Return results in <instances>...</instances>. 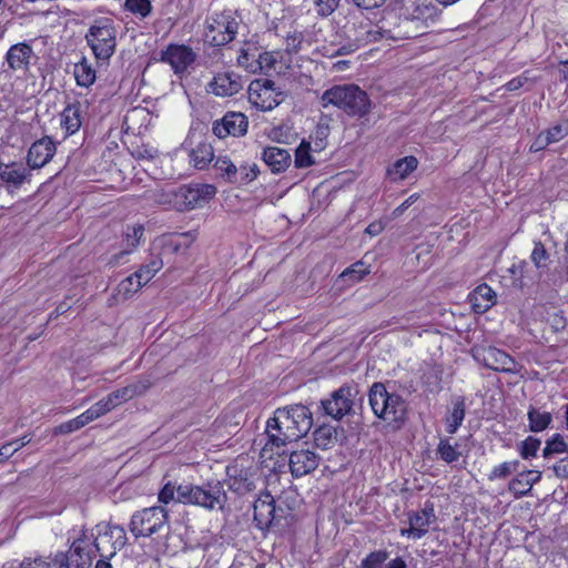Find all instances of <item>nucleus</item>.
<instances>
[{"label":"nucleus","mask_w":568,"mask_h":568,"mask_svg":"<svg viewBox=\"0 0 568 568\" xmlns=\"http://www.w3.org/2000/svg\"><path fill=\"white\" fill-rule=\"evenodd\" d=\"M79 429H81V426L75 417L57 426L53 433L54 435H64L73 433Z\"/></svg>","instance_id":"obj_55"},{"label":"nucleus","mask_w":568,"mask_h":568,"mask_svg":"<svg viewBox=\"0 0 568 568\" xmlns=\"http://www.w3.org/2000/svg\"><path fill=\"white\" fill-rule=\"evenodd\" d=\"M317 13L327 17L335 11L339 0H313Z\"/></svg>","instance_id":"obj_52"},{"label":"nucleus","mask_w":568,"mask_h":568,"mask_svg":"<svg viewBox=\"0 0 568 568\" xmlns=\"http://www.w3.org/2000/svg\"><path fill=\"white\" fill-rule=\"evenodd\" d=\"M239 22L231 11L215 12L205 20V42L213 47H222L234 40Z\"/></svg>","instance_id":"obj_8"},{"label":"nucleus","mask_w":568,"mask_h":568,"mask_svg":"<svg viewBox=\"0 0 568 568\" xmlns=\"http://www.w3.org/2000/svg\"><path fill=\"white\" fill-rule=\"evenodd\" d=\"M88 410L95 417V419H98L108 412L112 410V407L108 402L106 397H103L102 399L93 404L90 408H88Z\"/></svg>","instance_id":"obj_53"},{"label":"nucleus","mask_w":568,"mask_h":568,"mask_svg":"<svg viewBox=\"0 0 568 568\" xmlns=\"http://www.w3.org/2000/svg\"><path fill=\"white\" fill-rule=\"evenodd\" d=\"M73 74L77 84L83 88H89L97 79V72L85 57L74 64Z\"/></svg>","instance_id":"obj_28"},{"label":"nucleus","mask_w":568,"mask_h":568,"mask_svg":"<svg viewBox=\"0 0 568 568\" xmlns=\"http://www.w3.org/2000/svg\"><path fill=\"white\" fill-rule=\"evenodd\" d=\"M419 195L418 194H412L409 197H407L399 206H397L393 214L395 216H399L400 214H403L405 212V210H407L412 204H414L417 200H418Z\"/></svg>","instance_id":"obj_62"},{"label":"nucleus","mask_w":568,"mask_h":568,"mask_svg":"<svg viewBox=\"0 0 568 568\" xmlns=\"http://www.w3.org/2000/svg\"><path fill=\"white\" fill-rule=\"evenodd\" d=\"M528 429L532 433H539L549 427L552 422V415L548 412H540L539 409L530 406L527 413Z\"/></svg>","instance_id":"obj_33"},{"label":"nucleus","mask_w":568,"mask_h":568,"mask_svg":"<svg viewBox=\"0 0 568 568\" xmlns=\"http://www.w3.org/2000/svg\"><path fill=\"white\" fill-rule=\"evenodd\" d=\"M57 146L50 136L34 141L29 148L27 163L30 169H41L48 164L55 154Z\"/></svg>","instance_id":"obj_18"},{"label":"nucleus","mask_w":568,"mask_h":568,"mask_svg":"<svg viewBox=\"0 0 568 568\" xmlns=\"http://www.w3.org/2000/svg\"><path fill=\"white\" fill-rule=\"evenodd\" d=\"M550 138H547L546 133L541 131L530 145L531 152H538L546 149L550 143Z\"/></svg>","instance_id":"obj_59"},{"label":"nucleus","mask_w":568,"mask_h":568,"mask_svg":"<svg viewBox=\"0 0 568 568\" xmlns=\"http://www.w3.org/2000/svg\"><path fill=\"white\" fill-rule=\"evenodd\" d=\"M168 511L160 506L144 508L132 515L130 531L136 537H151L154 534L168 532Z\"/></svg>","instance_id":"obj_7"},{"label":"nucleus","mask_w":568,"mask_h":568,"mask_svg":"<svg viewBox=\"0 0 568 568\" xmlns=\"http://www.w3.org/2000/svg\"><path fill=\"white\" fill-rule=\"evenodd\" d=\"M288 465L292 475L301 477L317 467V457L310 449L292 450L290 453Z\"/></svg>","instance_id":"obj_22"},{"label":"nucleus","mask_w":568,"mask_h":568,"mask_svg":"<svg viewBox=\"0 0 568 568\" xmlns=\"http://www.w3.org/2000/svg\"><path fill=\"white\" fill-rule=\"evenodd\" d=\"M323 108L329 104L343 110L351 116H364L371 110L367 93L355 84L334 85L327 89L321 98Z\"/></svg>","instance_id":"obj_1"},{"label":"nucleus","mask_w":568,"mask_h":568,"mask_svg":"<svg viewBox=\"0 0 568 568\" xmlns=\"http://www.w3.org/2000/svg\"><path fill=\"white\" fill-rule=\"evenodd\" d=\"M329 132V126L327 123V120L323 122V119L318 122L316 130H315V136H311L313 139V152H320L325 149L326 146V138Z\"/></svg>","instance_id":"obj_44"},{"label":"nucleus","mask_w":568,"mask_h":568,"mask_svg":"<svg viewBox=\"0 0 568 568\" xmlns=\"http://www.w3.org/2000/svg\"><path fill=\"white\" fill-rule=\"evenodd\" d=\"M568 450V445L560 434H554L547 442L542 449V456L549 458L555 454H562Z\"/></svg>","instance_id":"obj_42"},{"label":"nucleus","mask_w":568,"mask_h":568,"mask_svg":"<svg viewBox=\"0 0 568 568\" xmlns=\"http://www.w3.org/2000/svg\"><path fill=\"white\" fill-rule=\"evenodd\" d=\"M142 286H144V284L133 273L118 284L113 297L125 301L140 291Z\"/></svg>","instance_id":"obj_34"},{"label":"nucleus","mask_w":568,"mask_h":568,"mask_svg":"<svg viewBox=\"0 0 568 568\" xmlns=\"http://www.w3.org/2000/svg\"><path fill=\"white\" fill-rule=\"evenodd\" d=\"M27 178V170L21 164L11 163L0 166V179L13 186L21 185Z\"/></svg>","instance_id":"obj_32"},{"label":"nucleus","mask_w":568,"mask_h":568,"mask_svg":"<svg viewBox=\"0 0 568 568\" xmlns=\"http://www.w3.org/2000/svg\"><path fill=\"white\" fill-rule=\"evenodd\" d=\"M358 394L356 387L344 384L332 392L329 397L321 400V407L327 416L341 420L353 412L354 399Z\"/></svg>","instance_id":"obj_12"},{"label":"nucleus","mask_w":568,"mask_h":568,"mask_svg":"<svg viewBox=\"0 0 568 568\" xmlns=\"http://www.w3.org/2000/svg\"><path fill=\"white\" fill-rule=\"evenodd\" d=\"M540 478L541 471L539 470H524L509 481L508 489L516 497L525 496Z\"/></svg>","instance_id":"obj_24"},{"label":"nucleus","mask_w":568,"mask_h":568,"mask_svg":"<svg viewBox=\"0 0 568 568\" xmlns=\"http://www.w3.org/2000/svg\"><path fill=\"white\" fill-rule=\"evenodd\" d=\"M83 106L80 102L69 104L61 113V126L68 135L79 131L82 125Z\"/></svg>","instance_id":"obj_26"},{"label":"nucleus","mask_w":568,"mask_h":568,"mask_svg":"<svg viewBox=\"0 0 568 568\" xmlns=\"http://www.w3.org/2000/svg\"><path fill=\"white\" fill-rule=\"evenodd\" d=\"M243 88L242 77L234 71L216 73L206 84V92L215 97L226 98L239 93Z\"/></svg>","instance_id":"obj_16"},{"label":"nucleus","mask_w":568,"mask_h":568,"mask_svg":"<svg viewBox=\"0 0 568 568\" xmlns=\"http://www.w3.org/2000/svg\"><path fill=\"white\" fill-rule=\"evenodd\" d=\"M312 414L304 405L286 408V440L296 442L304 437L312 427Z\"/></svg>","instance_id":"obj_15"},{"label":"nucleus","mask_w":568,"mask_h":568,"mask_svg":"<svg viewBox=\"0 0 568 568\" xmlns=\"http://www.w3.org/2000/svg\"><path fill=\"white\" fill-rule=\"evenodd\" d=\"M547 138H550V143L558 142L568 135V119L562 120L560 123L552 125L544 131Z\"/></svg>","instance_id":"obj_50"},{"label":"nucleus","mask_w":568,"mask_h":568,"mask_svg":"<svg viewBox=\"0 0 568 568\" xmlns=\"http://www.w3.org/2000/svg\"><path fill=\"white\" fill-rule=\"evenodd\" d=\"M144 234V227L140 224L133 226H126L124 232L125 248L134 251Z\"/></svg>","instance_id":"obj_43"},{"label":"nucleus","mask_w":568,"mask_h":568,"mask_svg":"<svg viewBox=\"0 0 568 568\" xmlns=\"http://www.w3.org/2000/svg\"><path fill=\"white\" fill-rule=\"evenodd\" d=\"M409 525L413 526L414 539H419L427 532V527L430 525L427 517L420 513H415L409 516Z\"/></svg>","instance_id":"obj_46"},{"label":"nucleus","mask_w":568,"mask_h":568,"mask_svg":"<svg viewBox=\"0 0 568 568\" xmlns=\"http://www.w3.org/2000/svg\"><path fill=\"white\" fill-rule=\"evenodd\" d=\"M95 530L97 534L92 544L101 559L110 560L126 544L125 529L120 525L101 523L95 526Z\"/></svg>","instance_id":"obj_9"},{"label":"nucleus","mask_w":568,"mask_h":568,"mask_svg":"<svg viewBox=\"0 0 568 568\" xmlns=\"http://www.w3.org/2000/svg\"><path fill=\"white\" fill-rule=\"evenodd\" d=\"M248 128L247 118L241 112H227L222 119L213 122L212 131L219 139L243 136Z\"/></svg>","instance_id":"obj_17"},{"label":"nucleus","mask_w":568,"mask_h":568,"mask_svg":"<svg viewBox=\"0 0 568 568\" xmlns=\"http://www.w3.org/2000/svg\"><path fill=\"white\" fill-rule=\"evenodd\" d=\"M190 163L197 170L206 169L214 159L213 146L207 142H200L190 151Z\"/></svg>","instance_id":"obj_27"},{"label":"nucleus","mask_w":568,"mask_h":568,"mask_svg":"<svg viewBox=\"0 0 568 568\" xmlns=\"http://www.w3.org/2000/svg\"><path fill=\"white\" fill-rule=\"evenodd\" d=\"M34 58L32 47L26 42L11 45L6 53V62L12 72L28 71Z\"/></svg>","instance_id":"obj_20"},{"label":"nucleus","mask_w":568,"mask_h":568,"mask_svg":"<svg viewBox=\"0 0 568 568\" xmlns=\"http://www.w3.org/2000/svg\"><path fill=\"white\" fill-rule=\"evenodd\" d=\"M196 57L197 54L191 47L170 43L160 51L158 61L169 64L175 75L182 77L186 73L189 67L195 62Z\"/></svg>","instance_id":"obj_14"},{"label":"nucleus","mask_w":568,"mask_h":568,"mask_svg":"<svg viewBox=\"0 0 568 568\" xmlns=\"http://www.w3.org/2000/svg\"><path fill=\"white\" fill-rule=\"evenodd\" d=\"M354 3L363 9L371 10L375 8H379L384 4L386 0H353Z\"/></svg>","instance_id":"obj_63"},{"label":"nucleus","mask_w":568,"mask_h":568,"mask_svg":"<svg viewBox=\"0 0 568 568\" xmlns=\"http://www.w3.org/2000/svg\"><path fill=\"white\" fill-rule=\"evenodd\" d=\"M520 463L519 460H513V462H505L496 467L493 468L491 473L489 474L488 478L490 480H494L496 478H506L513 473H516L518 470Z\"/></svg>","instance_id":"obj_47"},{"label":"nucleus","mask_w":568,"mask_h":568,"mask_svg":"<svg viewBox=\"0 0 568 568\" xmlns=\"http://www.w3.org/2000/svg\"><path fill=\"white\" fill-rule=\"evenodd\" d=\"M303 42L302 33H294L293 36L286 37V52H297Z\"/></svg>","instance_id":"obj_60"},{"label":"nucleus","mask_w":568,"mask_h":568,"mask_svg":"<svg viewBox=\"0 0 568 568\" xmlns=\"http://www.w3.org/2000/svg\"><path fill=\"white\" fill-rule=\"evenodd\" d=\"M277 58H282L280 52H263L258 55V59L255 61L254 64H246L248 60V53L243 52L239 57V63L241 65L246 67L252 72H256L257 70L265 73L266 78H271L272 73L271 71L274 70L277 73H280L282 69V61H278Z\"/></svg>","instance_id":"obj_21"},{"label":"nucleus","mask_w":568,"mask_h":568,"mask_svg":"<svg viewBox=\"0 0 568 568\" xmlns=\"http://www.w3.org/2000/svg\"><path fill=\"white\" fill-rule=\"evenodd\" d=\"M369 405L376 417L384 422L402 423L406 416V403L395 393L387 392L383 383H374L368 393Z\"/></svg>","instance_id":"obj_4"},{"label":"nucleus","mask_w":568,"mask_h":568,"mask_svg":"<svg viewBox=\"0 0 568 568\" xmlns=\"http://www.w3.org/2000/svg\"><path fill=\"white\" fill-rule=\"evenodd\" d=\"M227 495L220 480H211L203 486L184 484L176 489V501L185 505H195L206 510H222Z\"/></svg>","instance_id":"obj_2"},{"label":"nucleus","mask_w":568,"mask_h":568,"mask_svg":"<svg viewBox=\"0 0 568 568\" xmlns=\"http://www.w3.org/2000/svg\"><path fill=\"white\" fill-rule=\"evenodd\" d=\"M412 23L413 20L407 17L400 18L394 11H386L377 24H368L365 37L358 40L367 44L379 40L399 41L414 38L416 33L410 30Z\"/></svg>","instance_id":"obj_3"},{"label":"nucleus","mask_w":568,"mask_h":568,"mask_svg":"<svg viewBox=\"0 0 568 568\" xmlns=\"http://www.w3.org/2000/svg\"><path fill=\"white\" fill-rule=\"evenodd\" d=\"M554 471L558 477L568 478V458L559 460L554 466Z\"/></svg>","instance_id":"obj_64"},{"label":"nucleus","mask_w":568,"mask_h":568,"mask_svg":"<svg viewBox=\"0 0 568 568\" xmlns=\"http://www.w3.org/2000/svg\"><path fill=\"white\" fill-rule=\"evenodd\" d=\"M91 540L82 531L81 536L73 540L68 552H58L53 564L59 568H89L92 564Z\"/></svg>","instance_id":"obj_11"},{"label":"nucleus","mask_w":568,"mask_h":568,"mask_svg":"<svg viewBox=\"0 0 568 568\" xmlns=\"http://www.w3.org/2000/svg\"><path fill=\"white\" fill-rule=\"evenodd\" d=\"M151 382L148 378H142L129 385V388L133 393V398L142 396L151 387Z\"/></svg>","instance_id":"obj_56"},{"label":"nucleus","mask_w":568,"mask_h":568,"mask_svg":"<svg viewBox=\"0 0 568 568\" xmlns=\"http://www.w3.org/2000/svg\"><path fill=\"white\" fill-rule=\"evenodd\" d=\"M369 265H366L363 261H357L344 270L338 278L346 282L348 285H353L363 280L365 275L369 274Z\"/></svg>","instance_id":"obj_37"},{"label":"nucleus","mask_w":568,"mask_h":568,"mask_svg":"<svg viewBox=\"0 0 568 568\" xmlns=\"http://www.w3.org/2000/svg\"><path fill=\"white\" fill-rule=\"evenodd\" d=\"M338 438V428L331 425H322L314 432V442L318 448H332Z\"/></svg>","instance_id":"obj_31"},{"label":"nucleus","mask_w":568,"mask_h":568,"mask_svg":"<svg viewBox=\"0 0 568 568\" xmlns=\"http://www.w3.org/2000/svg\"><path fill=\"white\" fill-rule=\"evenodd\" d=\"M133 251L130 248H123L119 253H115L110 256L108 261V265L110 266H116L126 263V256L131 254Z\"/></svg>","instance_id":"obj_61"},{"label":"nucleus","mask_w":568,"mask_h":568,"mask_svg":"<svg viewBox=\"0 0 568 568\" xmlns=\"http://www.w3.org/2000/svg\"><path fill=\"white\" fill-rule=\"evenodd\" d=\"M263 161L272 173H281L284 170V150L277 146H268L263 151Z\"/></svg>","instance_id":"obj_35"},{"label":"nucleus","mask_w":568,"mask_h":568,"mask_svg":"<svg viewBox=\"0 0 568 568\" xmlns=\"http://www.w3.org/2000/svg\"><path fill=\"white\" fill-rule=\"evenodd\" d=\"M122 8L139 20L148 19L153 12L151 0H124Z\"/></svg>","instance_id":"obj_36"},{"label":"nucleus","mask_w":568,"mask_h":568,"mask_svg":"<svg viewBox=\"0 0 568 568\" xmlns=\"http://www.w3.org/2000/svg\"><path fill=\"white\" fill-rule=\"evenodd\" d=\"M311 152L313 146L310 141L303 140L298 148L295 150V168H308L315 163Z\"/></svg>","instance_id":"obj_41"},{"label":"nucleus","mask_w":568,"mask_h":568,"mask_svg":"<svg viewBox=\"0 0 568 568\" xmlns=\"http://www.w3.org/2000/svg\"><path fill=\"white\" fill-rule=\"evenodd\" d=\"M132 398H133V393L129 388V385H126V386H124L122 388H119V389L110 393L106 396V399L110 403L112 409L114 407H116L118 405H120L122 403H125V402H128V400H130Z\"/></svg>","instance_id":"obj_48"},{"label":"nucleus","mask_w":568,"mask_h":568,"mask_svg":"<svg viewBox=\"0 0 568 568\" xmlns=\"http://www.w3.org/2000/svg\"><path fill=\"white\" fill-rule=\"evenodd\" d=\"M281 87L272 78L253 80L248 85L250 102L262 111H270L282 103Z\"/></svg>","instance_id":"obj_10"},{"label":"nucleus","mask_w":568,"mask_h":568,"mask_svg":"<svg viewBox=\"0 0 568 568\" xmlns=\"http://www.w3.org/2000/svg\"><path fill=\"white\" fill-rule=\"evenodd\" d=\"M418 161L415 156H405L397 160L392 168L387 170L389 179L394 182L404 180L417 168Z\"/></svg>","instance_id":"obj_29"},{"label":"nucleus","mask_w":568,"mask_h":568,"mask_svg":"<svg viewBox=\"0 0 568 568\" xmlns=\"http://www.w3.org/2000/svg\"><path fill=\"white\" fill-rule=\"evenodd\" d=\"M530 258L538 268L546 266V262L549 258V254L547 253L541 242L535 243Z\"/></svg>","instance_id":"obj_51"},{"label":"nucleus","mask_w":568,"mask_h":568,"mask_svg":"<svg viewBox=\"0 0 568 568\" xmlns=\"http://www.w3.org/2000/svg\"><path fill=\"white\" fill-rule=\"evenodd\" d=\"M85 40L98 60H109L116 47V29L113 21L106 18L94 21L85 34Z\"/></svg>","instance_id":"obj_6"},{"label":"nucleus","mask_w":568,"mask_h":568,"mask_svg":"<svg viewBox=\"0 0 568 568\" xmlns=\"http://www.w3.org/2000/svg\"><path fill=\"white\" fill-rule=\"evenodd\" d=\"M388 558L386 550H377L371 552L366 558L362 560L359 568H379Z\"/></svg>","instance_id":"obj_49"},{"label":"nucleus","mask_w":568,"mask_h":568,"mask_svg":"<svg viewBox=\"0 0 568 568\" xmlns=\"http://www.w3.org/2000/svg\"><path fill=\"white\" fill-rule=\"evenodd\" d=\"M436 453L439 458L448 464L457 462L462 456L458 444L452 445L448 438H442L437 445Z\"/></svg>","instance_id":"obj_39"},{"label":"nucleus","mask_w":568,"mask_h":568,"mask_svg":"<svg viewBox=\"0 0 568 568\" xmlns=\"http://www.w3.org/2000/svg\"><path fill=\"white\" fill-rule=\"evenodd\" d=\"M178 487L171 483L164 485L159 493V500L163 504H169L172 500H176Z\"/></svg>","instance_id":"obj_54"},{"label":"nucleus","mask_w":568,"mask_h":568,"mask_svg":"<svg viewBox=\"0 0 568 568\" xmlns=\"http://www.w3.org/2000/svg\"><path fill=\"white\" fill-rule=\"evenodd\" d=\"M282 414H284V409L277 408L274 417L267 420V442L263 446L260 455L262 467L274 475L284 473V439H282L278 434L272 433V429L281 433L280 416Z\"/></svg>","instance_id":"obj_5"},{"label":"nucleus","mask_w":568,"mask_h":568,"mask_svg":"<svg viewBox=\"0 0 568 568\" xmlns=\"http://www.w3.org/2000/svg\"><path fill=\"white\" fill-rule=\"evenodd\" d=\"M465 414H466L465 397L456 396L453 399V412L446 418V424H447L446 430L448 434L453 435L457 432V429L463 424Z\"/></svg>","instance_id":"obj_30"},{"label":"nucleus","mask_w":568,"mask_h":568,"mask_svg":"<svg viewBox=\"0 0 568 568\" xmlns=\"http://www.w3.org/2000/svg\"><path fill=\"white\" fill-rule=\"evenodd\" d=\"M20 568H51V564L43 558H26Z\"/></svg>","instance_id":"obj_58"},{"label":"nucleus","mask_w":568,"mask_h":568,"mask_svg":"<svg viewBox=\"0 0 568 568\" xmlns=\"http://www.w3.org/2000/svg\"><path fill=\"white\" fill-rule=\"evenodd\" d=\"M541 445V440L534 436H528L519 444L518 450L523 459L536 457L537 452Z\"/></svg>","instance_id":"obj_45"},{"label":"nucleus","mask_w":568,"mask_h":568,"mask_svg":"<svg viewBox=\"0 0 568 568\" xmlns=\"http://www.w3.org/2000/svg\"><path fill=\"white\" fill-rule=\"evenodd\" d=\"M483 363L486 367L497 372H514L515 361L504 351L488 347L483 351Z\"/></svg>","instance_id":"obj_23"},{"label":"nucleus","mask_w":568,"mask_h":568,"mask_svg":"<svg viewBox=\"0 0 568 568\" xmlns=\"http://www.w3.org/2000/svg\"><path fill=\"white\" fill-rule=\"evenodd\" d=\"M215 194L216 187L212 184L192 183L179 187L175 202L181 211H191L203 207Z\"/></svg>","instance_id":"obj_13"},{"label":"nucleus","mask_w":568,"mask_h":568,"mask_svg":"<svg viewBox=\"0 0 568 568\" xmlns=\"http://www.w3.org/2000/svg\"><path fill=\"white\" fill-rule=\"evenodd\" d=\"M473 310L483 314L496 303V293L487 284L478 285L469 295Z\"/></svg>","instance_id":"obj_25"},{"label":"nucleus","mask_w":568,"mask_h":568,"mask_svg":"<svg viewBox=\"0 0 568 568\" xmlns=\"http://www.w3.org/2000/svg\"><path fill=\"white\" fill-rule=\"evenodd\" d=\"M277 511H282L281 508H276L275 499L270 494L265 495L264 498H260L254 506V519L258 521V525L265 526L270 531L275 528L278 523L281 515Z\"/></svg>","instance_id":"obj_19"},{"label":"nucleus","mask_w":568,"mask_h":568,"mask_svg":"<svg viewBox=\"0 0 568 568\" xmlns=\"http://www.w3.org/2000/svg\"><path fill=\"white\" fill-rule=\"evenodd\" d=\"M237 180L234 183L247 184L254 180V174L250 173L248 164L236 166Z\"/></svg>","instance_id":"obj_57"},{"label":"nucleus","mask_w":568,"mask_h":568,"mask_svg":"<svg viewBox=\"0 0 568 568\" xmlns=\"http://www.w3.org/2000/svg\"><path fill=\"white\" fill-rule=\"evenodd\" d=\"M163 267V262L160 257H152L149 263L141 265V267L134 272L135 276L145 285L149 283L154 275Z\"/></svg>","instance_id":"obj_40"},{"label":"nucleus","mask_w":568,"mask_h":568,"mask_svg":"<svg viewBox=\"0 0 568 568\" xmlns=\"http://www.w3.org/2000/svg\"><path fill=\"white\" fill-rule=\"evenodd\" d=\"M213 168L224 181L234 183L237 180L236 165L227 156H217Z\"/></svg>","instance_id":"obj_38"}]
</instances>
